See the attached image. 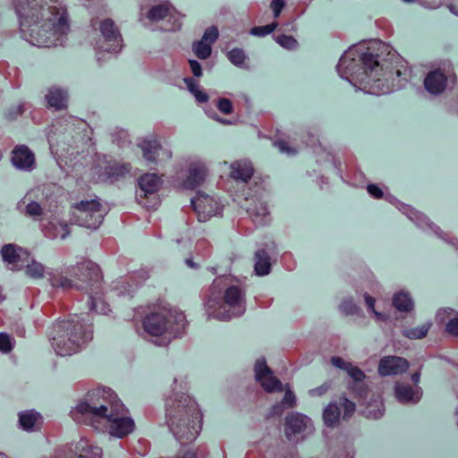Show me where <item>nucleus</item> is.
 I'll list each match as a JSON object with an SVG mask.
<instances>
[{
    "label": "nucleus",
    "instance_id": "f257e3e1",
    "mask_svg": "<svg viewBox=\"0 0 458 458\" xmlns=\"http://www.w3.org/2000/svg\"><path fill=\"white\" fill-rule=\"evenodd\" d=\"M393 48L379 39L362 41L352 45L341 56L336 70L341 78L359 84L364 91L384 95L391 91L393 74L388 62L394 55Z\"/></svg>",
    "mask_w": 458,
    "mask_h": 458
},
{
    "label": "nucleus",
    "instance_id": "f03ea898",
    "mask_svg": "<svg viewBox=\"0 0 458 458\" xmlns=\"http://www.w3.org/2000/svg\"><path fill=\"white\" fill-rule=\"evenodd\" d=\"M22 37L32 45L62 46L70 31L67 10L59 0H13Z\"/></svg>",
    "mask_w": 458,
    "mask_h": 458
},
{
    "label": "nucleus",
    "instance_id": "7ed1b4c3",
    "mask_svg": "<svg viewBox=\"0 0 458 458\" xmlns=\"http://www.w3.org/2000/svg\"><path fill=\"white\" fill-rule=\"evenodd\" d=\"M89 402H81L71 411L73 420L82 422L87 420L92 425L106 419L109 424V433L120 438H123L134 429V421L129 417H120L123 404L117 401L107 400L104 393L93 392Z\"/></svg>",
    "mask_w": 458,
    "mask_h": 458
},
{
    "label": "nucleus",
    "instance_id": "20e7f679",
    "mask_svg": "<svg viewBox=\"0 0 458 458\" xmlns=\"http://www.w3.org/2000/svg\"><path fill=\"white\" fill-rule=\"evenodd\" d=\"M203 415L198 403L185 394H174L165 399V422L182 444L194 441L202 428Z\"/></svg>",
    "mask_w": 458,
    "mask_h": 458
},
{
    "label": "nucleus",
    "instance_id": "39448f33",
    "mask_svg": "<svg viewBox=\"0 0 458 458\" xmlns=\"http://www.w3.org/2000/svg\"><path fill=\"white\" fill-rule=\"evenodd\" d=\"M183 312L169 305L155 304L142 319V327L149 335L157 337L159 345H167L178 337L185 328Z\"/></svg>",
    "mask_w": 458,
    "mask_h": 458
},
{
    "label": "nucleus",
    "instance_id": "423d86ee",
    "mask_svg": "<svg viewBox=\"0 0 458 458\" xmlns=\"http://www.w3.org/2000/svg\"><path fill=\"white\" fill-rule=\"evenodd\" d=\"M92 339V331L82 321L69 318L58 320L53 327L51 344L57 354L79 352Z\"/></svg>",
    "mask_w": 458,
    "mask_h": 458
},
{
    "label": "nucleus",
    "instance_id": "0eeeda50",
    "mask_svg": "<svg viewBox=\"0 0 458 458\" xmlns=\"http://www.w3.org/2000/svg\"><path fill=\"white\" fill-rule=\"evenodd\" d=\"M204 306L209 317L229 320L243 313V294L240 288H209Z\"/></svg>",
    "mask_w": 458,
    "mask_h": 458
},
{
    "label": "nucleus",
    "instance_id": "6e6552de",
    "mask_svg": "<svg viewBox=\"0 0 458 458\" xmlns=\"http://www.w3.org/2000/svg\"><path fill=\"white\" fill-rule=\"evenodd\" d=\"M105 212L97 199L81 200L73 207L74 222L82 227L97 229L104 220Z\"/></svg>",
    "mask_w": 458,
    "mask_h": 458
},
{
    "label": "nucleus",
    "instance_id": "1a4fd4ad",
    "mask_svg": "<svg viewBox=\"0 0 458 458\" xmlns=\"http://www.w3.org/2000/svg\"><path fill=\"white\" fill-rule=\"evenodd\" d=\"M356 411V404L346 396L330 402L323 410V421L327 428H335L341 425V419L350 420Z\"/></svg>",
    "mask_w": 458,
    "mask_h": 458
},
{
    "label": "nucleus",
    "instance_id": "9d476101",
    "mask_svg": "<svg viewBox=\"0 0 458 458\" xmlns=\"http://www.w3.org/2000/svg\"><path fill=\"white\" fill-rule=\"evenodd\" d=\"M138 147L141 148L143 158L150 169L172 158V152L164 148L154 136L143 139Z\"/></svg>",
    "mask_w": 458,
    "mask_h": 458
},
{
    "label": "nucleus",
    "instance_id": "9b49d317",
    "mask_svg": "<svg viewBox=\"0 0 458 458\" xmlns=\"http://www.w3.org/2000/svg\"><path fill=\"white\" fill-rule=\"evenodd\" d=\"M255 379L267 393H281L284 385L274 376L273 370L267 366L265 360H258L254 365Z\"/></svg>",
    "mask_w": 458,
    "mask_h": 458
},
{
    "label": "nucleus",
    "instance_id": "f8f14e48",
    "mask_svg": "<svg viewBox=\"0 0 458 458\" xmlns=\"http://www.w3.org/2000/svg\"><path fill=\"white\" fill-rule=\"evenodd\" d=\"M72 274L77 280L87 284L88 286H99L103 280L99 266L91 260L77 263L72 268Z\"/></svg>",
    "mask_w": 458,
    "mask_h": 458
},
{
    "label": "nucleus",
    "instance_id": "ddd939ff",
    "mask_svg": "<svg viewBox=\"0 0 458 458\" xmlns=\"http://www.w3.org/2000/svg\"><path fill=\"white\" fill-rule=\"evenodd\" d=\"M191 202L199 222H206L213 216L218 214L221 209L217 201L202 191H198L197 196L191 199Z\"/></svg>",
    "mask_w": 458,
    "mask_h": 458
},
{
    "label": "nucleus",
    "instance_id": "4468645a",
    "mask_svg": "<svg viewBox=\"0 0 458 458\" xmlns=\"http://www.w3.org/2000/svg\"><path fill=\"white\" fill-rule=\"evenodd\" d=\"M99 30L104 38L105 46L100 48L106 52H119L123 47V38L119 30L111 19H105L99 24Z\"/></svg>",
    "mask_w": 458,
    "mask_h": 458
},
{
    "label": "nucleus",
    "instance_id": "2eb2a0df",
    "mask_svg": "<svg viewBox=\"0 0 458 458\" xmlns=\"http://www.w3.org/2000/svg\"><path fill=\"white\" fill-rule=\"evenodd\" d=\"M409 361L399 356H384L378 362L377 371L380 376H396L408 370Z\"/></svg>",
    "mask_w": 458,
    "mask_h": 458
},
{
    "label": "nucleus",
    "instance_id": "dca6fc26",
    "mask_svg": "<svg viewBox=\"0 0 458 458\" xmlns=\"http://www.w3.org/2000/svg\"><path fill=\"white\" fill-rule=\"evenodd\" d=\"M1 258L6 266H10L13 271L21 270L19 262L21 259H28L30 253L25 249L13 244L7 243L3 245L0 250Z\"/></svg>",
    "mask_w": 458,
    "mask_h": 458
},
{
    "label": "nucleus",
    "instance_id": "f3484780",
    "mask_svg": "<svg viewBox=\"0 0 458 458\" xmlns=\"http://www.w3.org/2000/svg\"><path fill=\"white\" fill-rule=\"evenodd\" d=\"M311 423V420L301 413L293 412L288 414L284 419V434L288 440L297 434L306 430Z\"/></svg>",
    "mask_w": 458,
    "mask_h": 458
},
{
    "label": "nucleus",
    "instance_id": "a211bd4d",
    "mask_svg": "<svg viewBox=\"0 0 458 458\" xmlns=\"http://www.w3.org/2000/svg\"><path fill=\"white\" fill-rule=\"evenodd\" d=\"M131 169L132 166L130 163L112 162L105 166L100 176L104 182L114 183L126 178L131 174Z\"/></svg>",
    "mask_w": 458,
    "mask_h": 458
},
{
    "label": "nucleus",
    "instance_id": "6ab92c4d",
    "mask_svg": "<svg viewBox=\"0 0 458 458\" xmlns=\"http://www.w3.org/2000/svg\"><path fill=\"white\" fill-rule=\"evenodd\" d=\"M12 162L19 169L30 170L35 165V156L25 145H18L12 151Z\"/></svg>",
    "mask_w": 458,
    "mask_h": 458
},
{
    "label": "nucleus",
    "instance_id": "aec40b11",
    "mask_svg": "<svg viewBox=\"0 0 458 458\" xmlns=\"http://www.w3.org/2000/svg\"><path fill=\"white\" fill-rule=\"evenodd\" d=\"M394 390L396 399L402 403H416L421 397V390L418 386L396 382Z\"/></svg>",
    "mask_w": 458,
    "mask_h": 458
},
{
    "label": "nucleus",
    "instance_id": "412c9836",
    "mask_svg": "<svg viewBox=\"0 0 458 458\" xmlns=\"http://www.w3.org/2000/svg\"><path fill=\"white\" fill-rule=\"evenodd\" d=\"M208 174L207 167L201 163H194L190 166V174L183 182V187L194 190L200 186L206 180Z\"/></svg>",
    "mask_w": 458,
    "mask_h": 458
},
{
    "label": "nucleus",
    "instance_id": "4be33fe9",
    "mask_svg": "<svg viewBox=\"0 0 458 458\" xmlns=\"http://www.w3.org/2000/svg\"><path fill=\"white\" fill-rule=\"evenodd\" d=\"M447 76L440 70H435L428 73L424 80L425 89L431 94H439L446 87Z\"/></svg>",
    "mask_w": 458,
    "mask_h": 458
},
{
    "label": "nucleus",
    "instance_id": "5701e85b",
    "mask_svg": "<svg viewBox=\"0 0 458 458\" xmlns=\"http://www.w3.org/2000/svg\"><path fill=\"white\" fill-rule=\"evenodd\" d=\"M254 169L250 161H235L231 165L230 175L234 180L248 182L253 175Z\"/></svg>",
    "mask_w": 458,
    "mask_h": 458
},
{
    "label": "nucleus",
    "instance_id": "b1692460",
    "mask_svg": "<svg viewBox=\"0 0 458 458\" xmlns=\"http://www.w3.org/2000/svg\"><path fill=\"white\" fill-rule=\"evenodd\" d=\"M19 424L26 431H34L42 424V416L33 410L21 412Z\"/></svg>",
    "mask_w": 458,
    "mask_h": 458
},
{
    "label": "nucleus",
    "instance_id": "393cba45",
    "mask_svg": "<svg viewBox=\"0 0 458 458\" xmlns=\"http://www.w3.org/2000/svg\"><path fill=\"white\" fill-rule=\"evenodd\" d=\"M139 186L142 191H144L145 196L148 194L156 193L161 184V180L156 174H145L141 175L139 180Z\"/></svg>",
    "mask_w": 458,
    "mask_h": 458
},
{
    "label": "nucleus",
    "instance_id": "a878e982",
    "mask_svg": "<svg viewBox=\"0 0 458 458\" xmlns=\"http://www.w3.org/2000/svg\"><path fill=\"white\" fill-rule=\"evenodd\" d=\"M49 106L61 110L67 107V93L57 88H51L46 95Z\"/></svg>",
    "mask_w": 458,
    "mask_h": 458
},
{
    "label": "nucleus",
    "instance_id": "bb28decb",
    "mask_svg": "<svg viewBox=\"0 0 458 458\" xmlns=\"http://www.w3.org/2000/svg\"><path fill=\"white\" fill-rule=\"evenodd\" d=\"M24 274L27 277L35 280L44 279L47 275L51 276V273L47 271V267L34 259L29 261L25 266Z\"/></svg>",
    "mask_w": 458,
    "mask_h": 458
},
{
    "label": "nucleus",
    "instance_id": "cd10ccee",
    "mask_svg": "<svg viewBox=\"0 0 458 458\" xmlns=\"http://www.w3.org/2000/svg\"><path fill=\"white\" fill-rule=\"evenodd\" d=\"M271 263L268 254L264 249L259 250L255 253L254 270L258 276H266L270 272Z\"/></svg>",
    "mask_w": 458,
    "mask_h": 458
},
{
    "label": "nucleus",
    "instance_id": "c85d7f7f",
    "mask_svg": "<svg viewBox=\"0 0 458 458\" xmlns=\"http://www.w3.org/2000/svg\"><path fill=\"white\" fill-rule=\"evenodd\" d=\"M394 307L401 312H411L413 310V301L409 293L400 291L393 297Z\"/></svg>",
    "mask_w": 458,
    "mask_h": 458
},
{
    "label": "nucleus",
    "instance_id": "c756f323",
    "mask_svg": "<svg viewBox=\"0 0 458 458\" xmlns=\"http://www.w3.org/2000/svg\"><path fill=\"white\" fill-rule=\"evenodd\" d=\"M169 6L166 4H161L152 6L147 13V18L151 21H157L166 18L169 15Z\"/></svg>",
    "mask_w": 458,
    "mask_h": 458
},
{
    "label": "nucleus",
    "instance_id": "7c9ffc66",
    "mask_svg": "<svg viewBox=\"0 0 458 458\" xmlns=\"http://www.w3.org/2000/svg\"><path fill=\"white\" fill-rule=\"evenodd\" d=\"M364 417L368 419H378L383 415V404L377 400L369 402L362 411Z\"/></svg>",
    "mask_w": 458,
    "mask_h": 458
},
{
    "label": "nucleus",
    "instance_id": "2f4dec72",
    "mask_svg": "<svg viewBox=\"0 0 458 458\" xmlns=\"http://www.w3.org/2000/svg\"><path fill=\"white\" fill-rule=\"evenodd\" d=\"M247 212L252 217L265 218L268 215V208L264 201H253L247 208Z\"/></svg>",
    "mask_w": 458,
    "mask_h": 458
},
{
    "label": "nucleus",
    "instance_id": "473e14b6",
    "mask_svg": "<svg viewBox=\"0 0 458 458\" xmlns=\"http://www.w3.org/2000/svg\"><path fill=\"white\" fill-rule=\"evenodd\" d=\"M227 58L229 59V61L234 64L235 66H242L247 56H246V54L245 52L243 51V49L242 48H239V47H234L233 48L232 50H230L228 53H227Z\"/></svg>",
    "mask_w": 458,
    "mask_h": 458
},
{
    "label": "nucleus",
    "instance_id": "72a5a7b5",
    "mask_svg": "<svg viewBox=\"0 0 458 458\" xmlns=\"http://www.w3.org/2000/svg\"><path fill=\"white\" fill-rule=\"evenodd\" d=\"M193 51L199 59H207L210 56L212 48L208 43L199 40L193 44Z\"/></svg>",
    "mask_w": 458,
    "mask_h": 458
},
{
    "label": "nucleus",
    "instance_id": "f704fd0d",
    "mask_svg": "<svg viewBox=\"0 0 458 458\" xmlns=\"http://www.w3.org/2000/svg\"><path fill=\"white\" fill-rule=\"evenodd\" d=\"M431 324H424L420 327L408 329L404 332V335L410 339H422L426 337Z\"/></svg>",
    "mask_w": 458,
    "mask_h": 458
},
{
    "label": "nucleus",
    "instance_id": "c9c22d12",
    "mask_svg": "<svg viewBox=\"0 0 458 458\" xmlns=\"http://www.w3.org/2000/svg\"><path fill=\"white\" fill-rule=\"evenodd\" d=\"M284 395L280 403H283L286 409L294 408L297 404V400L289 384L284 385Z\"/></svg>",
    "mask_w": 458,
    "mask_h": 458
},
{
    "label": "nucleus",
    "instance_id": "e433bc0d",
    "mask_svg": "<svg viewBox=\"0 0 458 458\" xmlns=\"http://www.w3.org/2000/svg\"><path fill=\"white\" fill-rule=\"evenodd\" d=\"M76 458H102V450L98 446L87 445Z\"/></svg>",
    "mask_w": 458,
    "mask_h": 458
},
{
    "label": "nucleus",
    "instance_id": "4c0bfd02",
    "mask_svg": "<svg viewBox=\"0 0 458 458\" xmlns=\"http://www.w3.org/2000/svg\"><path fill=\"white\" fill-rule=\"evenodd\" d=\"M276 27H277L276 22H272V23L267 24L265 26L253 27L250 30V34L253 36L264 37V36H267V35L272 33L276 30Z\"/></svg>",
    "mask_w": 458,
    "mask_h": 458
},
{
    "label": "nucleus",
    "instance_id": "58836bf2",
    "mask_svg": "<svg viewBox=\"0 0 458 458\" xmlns=\"http://www.w3.org/2000/svg\"><path fill=\"white\" fill-rule=\"evenodd\" d=\"M277 43L284 48L293 49L298 46L297 40L293 36L280 35L276 39Z\"/></svg>",
    "mask_w": 458,
    "mask_h": 458
},
{
    "label": "nucleus",
    "instance_id": "ea45409f",
    "mask_svg": "<svg viewBox=\"0 0 458 458\" xmlns=\"http://www.w3.org/2000/svg\"><path fill=\"white\" fill-rule=\"evenodd\" d=\"M346 372L355 382H360L366 377L365 373L358 366H355L352 363L350 365Z\"/></svg>",
    "mask_w": 458,
    "mask_h": 458
},
{
    "label": "nucleus",
    "instance_id": "a19ab883",
    "mask_svg": "<svg viewBox=\"0 0 458 458\" xmlns=\"http://www.w3.org/2000/svg\"><path fill=\"white\" fill-rule=\"evenodd\" d=\"M218 30L216 27L212 26L208 28L203 36L201 40H204L205 42L208 43L209 45H212L218 38Z\"/></svg>",
    "mask_w": 458,
    "mask_h": 458
},
{
    "label": "nucleus",
    "instance_id": "79ce46f5",
    "mask_svg": "<svg viewBox=\"0 0 458 458\" xmlns=\"http://www.w3.org/2000/svg\"><path fill=\"white\" fill-rule=\"evenodd\" d=\"M217 108L221 113L230 114L233 112V104L230 99L223 98L218 100Z\"/></svg>",
    "mask_w": 458,
    "mask_h": 458
},
{
    "label": "nucleus",
    "instance_id": "37998d69",
    "mask_svg": "<svg viewBox=\"0 0 458 458\" xmlns=\"http://www.w3.org/2000/svg\"><path fill=\"white\" fill-rule=\"evenodd\" d=\"M13 349V344L8 335L0 333V351L2 352H9Z\"/></svg>",
    "mask_w": 458,
    "mask_h": 458
},
{
    "label": "nucleus",
    "instance_id": "c03bdc74",
    "mask_svg": "<svg viewBox=\"0 0 458 458\" xmlns=\"http://www.w3.org/2000/svg\"><path fill=\"white\" fill-rule=\"evenodd\" d=\"M445 332L452 336L458 337V316L446 323Z\"/></svg>",
    "mask_w": 458,
    "mask_h": 458
},
{
    "label": "nucleus",
    "instance_id": "a18cd8bd",
    "mask_svg": "<svg viewBox=\"0 0 458 458\" xmlns=\"http://www.w3.org/2000/svg\"><path fill=\"white\" fill-rule=\"evenodd\" d=\"M26 213L29 216H41L42 215V208L41 206L36 202L31 201L26 206Z\"/></svg>",
    "mask_w": 458,
    "mask_h": 458
},
{
    "label": "nucleus",
    "instance_id": "49530a36",
    "mask_svg": "<svg viewBox=\"0 0 458 458\" xmlns=\"http://www.w3.org/2000/svg\"><path fill=\"white\" fill-rule=\"evenodd\" d=\"M285 409L286 408L284 406L283 403H276L271 407V410L269 413L266 416V419L269 420L274 417H280L283 415Z\"/></svg>",
    "mask_w": 458,
    "mask_h": 458
},
{
    "label": "nucleus",
    "instance_id": "de8ad7c7",
    "mask_svg": "<svg viewBox=\"0 0 458 458\" xmlns=\"http://www.w3.org/2000/svg\"><path fill=\"white\" fill-rule=\"evenodd\" d=\"M332 365L344 370H347L352 362L345 361L342 357L333 356L330 360Z\"/></svg>",
    "mask_w": 458,
    "mask_h": 458
},
{
    "label": "nucleus",
    "instance_id": "09e8293b",
    "mask_svg": "<svg viewBox=\"0 0 458 458\" xmlns=\"http://www.w3.org/2000/svg\"><path fill=\"white\" fill-rule=\"evenodd\" d=\"M270 7L274 12V16L278 17L284 7V0H273Z\"/></svg>",
    "mask_w": 458,
    "mask_h": 458
},
{
    "label": "nucleus",
    "instance_id": "8fccbe9b",
    "mask_svg": "<svg viewBox=\"0 0 458 458\" xmlns=\"http://www.w3.org/2000/svg\"><path fill=\"white\" fill-rule=\"evenodd\" d=\"M367 190L369 195L376 199H381L383 197V191L376 184H369Z\"/></svg>",
    "mask_w": 458,
    "mask_h": 458
},
{
    "label": "nucleus",
    "instance_id": "3c124183",
    "mask_svg": "<svg viewBox=\"0 0 458 458\" xmlns=\"http://www.w3.org/2000/svg\"><path fill=\"white\" fill-rule=\"evenodd\" d=\"M330 388H331V384L325 383L324 385L312 389L310 391V393L313 395L321 396V395H324L325 394H327Z\"/></svg>",
    "mask_w": 458,
    "mask_h": 458
},
{
    "label": "nucleus",
    "instance_id": "603ef678",
    "mask_svg": "<svg viewBox=\"0 0 458 458\" xmlns=\"http://www.w3.org/2000/svg\"><path fill=\"white\" fill-rule=\"evenodd\" d=\"M275 145L278 148L279 151L282 153H287L288 155H293L296 153V150L290 148L286 142L284 140H279L275 143Z\"/></svg>",
    "mask_w": 458,
    "mask_h": 458
},
{
    "label": "nucleus",
    "instance_id": "864d4df0",
    "mask_svg": "<svg viewBox=\"0 0 458 458\" xmlns=\"http://www.w3.org/2000/svg\"><path fill=\"white\" fill-rule=\"evenodd\" d=\"M191 72L195 77H200L202 75V68L200 64L196 60L189 61Z\"/></svg>",
    "mask_w": 458,
    "mask_h": 458
},
{
    "label": "nucleus",
    "instance_id": "5fc2aeb1",
    "mask_svg": "<svg viewBox=\"0 0 458 458\" xmlns=\"http://www.w3.org/2000/svg\"><path fill=\"white\" fill-rule=\"evenodd\" d=\"M184 81L189 89V90L194 94L196 91L199 90V87H198V84L196 82V81L192 78H186L184 79Z\"/></svg>",
    "mask_w": 458,
    "mask_h": 458
},
{
    "label": "nucleus",
    "instance_id": "6e6d98bb",
    "mask_svg": "<svg viewBox=\"0 0 458 458\" xmlns=\"http://www.w3.org/2000/svg\"><path fill=\"white\" fill-rule=\"evenodd\" d=\"M193 95L195 96L197 101L199 103H205L208 100V94L199 89L196 91Z\"/></svg>",
    "mask_w": 458,
    "mask_h": 458
},
{
    "label": "nucleus",
    "instance_id": "4d7b16f0",
    "mask_svg": "<svg viewBox=\"0 0 458 458\" xmlns=\"http://www.w3.org/2000/svg\"><path fill=\"white\" fill-rule=\"evenodd\" d=\"M51 286H56L55 284V283H51ZM59 286H62V287H64V286H75L72 280L67 278V277H62V281L60 283V285Z\"/></svg>",
    "mask_w": 458,
    "mask_h": 458
},
{
    "label": "nucleus",
    "instance_id": "13d9d810",
    "mask_svg": "<svg viewBox=\"0 0 458 458\" xmlns=\"http://www.w3.org/2000/svg\"><path fill=\"white\" fill-rule=\"evenodd\" d=\"M365 301H366L368 308L371 310H374V306H375V301H376L375 299L373 297H371L370 295L366 294Z\"/></svg>",
    "mask_w": 458,
    "mask_h": 458
},
{
    "label": "nucleus",
    "instance_id": "bf43d9fd",
    "mask_svg": "<svg viewBox=\"0 0 458 458\" xmlns=\"http://www.w3.org/2000/svg\"><path fill=\"white\" fill-rule=\"evenodd\" d=\"M61 229H62L61 238L65 239L71 233L70 229H69V225L67 224L61 225Z\"/></svg>",
    "mask_w": 458,
    "mask_h": 458
},
{
    "label": "nucleus",
    "instance_id": "052dcab7",
    "mask_svg": "<svg viewBox=\"0 0 458 458\" xmlns=\"http://www.w3.org/2000/svg\"><path fill=\"white\" fill-rule=\"evenodd\" d=\"M454 312V310L452 309L443 310L439 311L438 317L440 318L441 321L443 322L445 319V317H444L445 315H451Z\"/></svg>",
    "mask_w": 458,
    "mask_h": 458
},
{
    "label": "nucleus",
    "instance_id": "680f3d73",
    "mask_svg": "<svg viewBox=\"0 0 458 458\" xmlns=\"http://www.w3.org/2000/svg\"><path fill=\"white\" fill-rule=\"evenodd\" d=\"M420 371H416L414 372L412 375H411V380L412 382L414 383L415 386H417V384L419 383L420 381Z\"/></svg>",
    "mask_w": 458,
    "mask_h": 458
},
{
    "label": "nucleus",
    "instance_id": "e2e57ef3",
    "mask_svg": "<svg viewBox=\"0 0 458 458\" xmlns=\"http://www.w3.org/2000/svg\"><path fill=\"white\" fill-rule=\"evenodd\" d=\"M185 262L188 265V267H190L191 268H195L197 267V265L193 262V260L191 259H186Z\"/></svg>",
    "mask_w": 458,
    "mask_h": 458
},
{
    "label": "nucleus",
    "instance_id": "0e129e2a",
    "mask_svg": "<svg viewBox=\"0 0 458 458\" xmlns=\"http://www.w3.org/2000/svg\"><path fill=\"white\" fill-rule=\"evenodd\" d=\"M97 300L96 298L91 297V310H97Z\"/></svg>",
    "mask_w": 458,
    "mask_h": 458
},
{
    "label": "nucleus",
    "instance_id": "69168bd1",
    "mask_svg": "<svg viewBox=\"0 0 458 458\" xmlns=\"http://www.w3.org/2000/svg\"><path fill=\"white\" fill-rule=\"evenodd\" d=\"M23 113V108L21 106L16 107L15 116L18 114H21Z\"/></svg>",
    "mask_w": 458,
    "mask_h": 458
},
{
    "label": "nucleus",
    "instance_id": "338daca9",
    "mask_svg": "<svg viewBox=\"0 0 458 458\" xmlns=\"http://www.w3.org/2000/svg\"><path fill=\"white\" fill-rule=\"evenodd\" d=\"M177 28H180V24H176V21H174L171 28L168 29V30H174Z\"/></svg>",
    "mask_w": 458,
    "mask_h": 458
},
{
    "label": "nucleus",
    "instance_id": "774afa93",
    "mask_svg": "<svg viewBox=\"0 0 458 458\" xmlns=\"http://www.w3.org/2000/svg\"><path fill=\"white\" fill-rule=\"evenodd\" d=\"M396 74L399 76L401 74V72L399 70H397Z\"/></svg>",
    "mask_w": 458,
    "mask_h": 458
}]
</instances>
